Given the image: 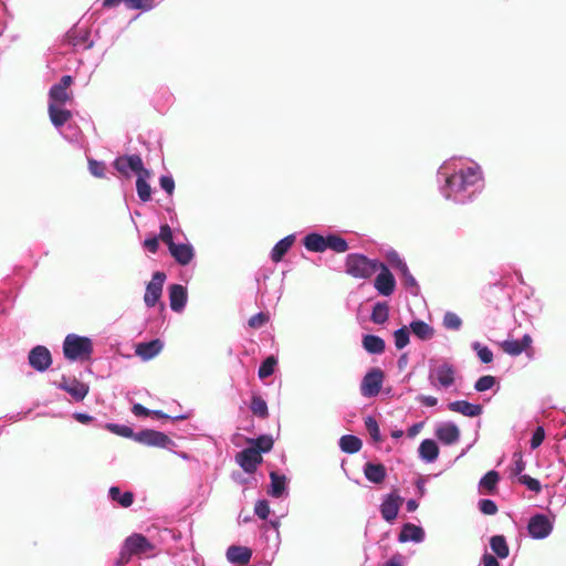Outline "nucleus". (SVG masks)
<instances>
[{"instance_id":"nucleus-54","label":"nucleus","mask_w":566,"mask_h":566,"mask_svg":"<svg viewBox=\"0 0 566 566\" xmlns=\"http://www.w3.org/2000/svg\"><path fill=\"white\" fill-rule=\"evenodd\" d=\"M254 512L261 520H266L270 514V506L268 501H258L254 507Z\"/></svg>"},{"instance_id":"nucleus-38","label":"nucleus","mask_w":566,"mask_h":566,"mask_svg":"<svg viewBox=\"0 0 566 566\" xmlns=\"http://www.w3.org/2000/svg\"><path fill=\"white\" fill-rule=\"evenodd\" d=\"M325 241V250L331 249L337 253H344L348 250L346 240L337 234L327 235Z\"/></svg>"},{"instance_id":"nucleus-61","label":"nucleus","mask_w":566,"mask_h":566,"mask_svg":"<svg viewBox=\"0 0 566 566\" xmlns=\"http://www.w3.org/2000/svg\"><path fill=\"white\" fill-rule=\"evenodd\" d=\"M114 167H115V168L117 169V171H119L120 174H123V175H128L129 166H128V164L124 160V156L118 157V158L114 161Z\"/></svg>"},{"instance_id":"nucleus-21","label":"nucleus","mask_w":566,"mask_h":566,"mask_svg":"<svg viewBox=\"0 0 566 566\" xmlns=\"http://www.w3.org/2000/svg\"><path fill=\"white\" fill-rule=\"evenodd\" d=\"M364 474L369 482L380 484L387 476V471L384 464L367 462L364 465Z\"/></svg>"},{"instance_id":"nucleus-17","label":"nucleus","mask_w":566,"mask_h":566,"mask_svg":"<svg viewBox=\"0 0 566 566\" xmlns=\"http://www.w3.org/2000/svg\"><path fill=\"white\" fill-rule=\"evenodd\" d=\"M124 543L133 555H140L154 549V545L142 534H133Z\"/></svg>"},{"instance_id":"nucleus-57","label":"nucleus","mask_w":566,"mask_h":566,"mask_svg":"<svg viewBox=\"0 0 566 566\" xmlns=\"http://www.w3.org/2000/svg\"><path fill=\"white\" fill-rule=\"evenodd\" d=\"M88 168H90V171L92 175H94L95 177H103L104 176V172H105V166L103 163H99L97 160H94V159H90L88 160Z\"/></svg>"},{"instance_id":"nucleus-47","label":"nucleus","mask_w":566,"mask_h":566,"mask_svg":"<svg viewBox=\"0 0 566 566\" xmlns=\"http://www.w3.org/2000/svg\"><path fill=\"white\" fill-rule=\"evenodd\" d=\"M129 10L149 11L154 8V0H126Z\"/></svg>"},{"instance_id":"nucleus-51","label":"nucleus","mask_w":566,"mask_h":566,"mask_svg":"<svg viewBox=\"0 0 566 566\" xmlns=\"http://www.w3.org/2000/svg\"><path fill=\"white\" fill-rule=\"evenodd\" d=\"M518 481L526 485L528 488V490L535 492V493H538L541 491V483L538 482V480L527 475V474H524V475H520L518 478Z\"/></svg>"},{"instance_id":"nucleus-2","label":"nucleus","mask_w":566,"mask_h":566,"mask_svg":"<svg viewBox=\"0 0 566 566\" xmlns=\"http://www.w3.org/2000/svg\"><path fill=\"white\" fill-rule=\"evenodd\" d=\"M379 262L359 253H352L346 256L345 272L355 279H369L379 269Z\"/></svg>"},{"instance_id":"nucleus-43","label":"nucleus","mask_w":566,"mask_h":566,"mask_svg":"<svg viewBox=\"0 0 566 566\" xmlns=\"http://www.w3.org/2000/svg\"><path fill=\"white\" fill-rule=\"evenodd\" d=\"M276 364H277V360L274 356L266 357L262 361V364L259 368V371H258L259 378L265 379V378L270 377L274 373Z\"/></svg>"},{"instance_id":"nucleus-23","label":"nucleus","mask_w":566,"mask_h":566,"mask_svg":"<svg viewBox=\"0 0 566 566\" xmlns=\"http://www.w3.org/2000/svg\"><path fill=\"white\" fill-rule=\"evenodd\" d=\"M423 537H424V532L420 526H417L411 523H407L402 526V528L399 533L398 539L401 543H406L409 541L419 543L423 539Z\"/></svg>"},{"instance_id":"nucleus-4","label":"nucleus","mask_w":566,"mask_h":566,"mask_svg":"<svg viewBox=\"0 0 566 566\" xmlns=\"http://www.w3.org/2000/svg\"><path fill=\"white\" fill-rule=\"evenodd\" d=\"M135 441L148 447L168 448L174 444L172 440L164 432L153 429H144L136 432Z\"/></svg>"},{"instance_id":"nucleus-35","label":"nucleus","mask_w":566,"mask_h":566,"mask_svg":"<svg viewBox=\"0 0 566 566\" xmlns=\"http://www.w3.org/2000/svg\"><path fill=\"white\" fill-rule=\"evenodd\" d=\"M108 494L114 502H117L123 507H129L134 502L133 492L122 493L118 486H111Z\"/></svg>"},{"instance_id":"nucleus-5","label":"nucleus","mask_w":566,"mask_h":566,"mask_svg":"<svg viewBox=\"0 0 566 566\" xmlns=\"http://www.w3.org/2000/svg\"><path fill=\"white\" fill-rule=\"evenodd\" d=\"M73 83L71 75H64L57 84H54L49 91V104L64 105L72 98L69 87Z\"/></svg>"},{"instance_id":"nucleus-22","label":"nucleus","mask_w":566,"mask_h":566,"mask_svg":"<svg viewBox=\"0 0 566 566\" xmlns=\"http://www.w3.org/2000/svg\"><path fill=\"white\" fill-rule=\"evenodd\" d=\"M252 551L244 546L232 545L227 549V558L230 563L245 565L250 562Z\"/></svg>"},{"instance_id":"nucleus-58","label":"nucleus","mask_w":566,"mask_h":566,"mask_svg":"<svg viewBox=\"0 0 566 566\" xmlns=\"http://www.w3.org/2000/svg\"><path fill=\"white\" fill-rule=\"evenodd\" d=\"M544 438H545V431H544L543 427H537L532 436V439H531V448L532 449L538 448L542 444Z\"/></svg>"},{"instance_id":"nucleus-32","label":"nucleus","mask_w":566,"mask_h":566,"mask_svg":"<svg viewBox=\"0 0 566 566\" xmlns=\"http://www.w3.org/2000/svg\"><path fill=\"white\" fill-rule=\"evenodd\" d=\"M411 332L420 339L428 340L434 335V329L423 321H413L410 323Z\"/></svg>"},{"instance_id":"nucleus-14","label":"nucleus","mask_w":566,"mask_h":566,"mask_svg":"<svg viewBox=\"0 0 566 566\" xmlns=\"http://www.w3.org/2000/svg\"><path fill=\"white\" fill-rule=\"evenodd\" d=\"M532 337L525 334L522 339H506L500 344L501 349L510 356H518L531 348Z\"/></svg>"},{"instance_id":"nucleus-37","label":"nucleus","mask_w":566,"mask_h":566,"mask_svg":"<svg viewBox=\"0 0 566 566\" xmlns=\"http://www.w3.org/2000/svg\"><path fill=\"white\" fill-rule=\"evenodd\" d=\"M490 546L497 557L506 558L509 556L510 549L503 535L492 536L490 539Z\"/></svg>"},{"instance_id":"nucleus-19","label":"nucleus","mask_w":566,"mask_h":566,"mask_svg":"<svg viewBox=\"0 0 566 566\" xmlns=\"http://www.w3.org/2000/svg\"><path fill=\"white\" fill-rule=\"evenodd\" d=\"M170 307L175 312H181L187 303V290L180 284L169 286Z\"/></svg>"},{"instance_id":"nucleus-46","label":"nucleus","mask_w":566,"mask_h":566,"mask_svg":"<svg viewBox=\"0 0 566 566\" xmlns=\"http://www.w3.org/2000/svg\"><path fill=\"white\" fill-rule=\"evenodd\" d=\"M462 325V319L452 312H447L443 316V326L447 329L458 331Z\"/></svg>"},{"instance_id":"nucleus-45","label":"nucleus","mask_w":566,"mask_h":566,"mask_svg":"<svg viewBox=\"0 0 566 566\" xmlns=\"http://www.w3.org/2000/svg\"><path fill=\"white\" fill-rule=\"evenodd\" d=\"M365 427L375 442L381 441L379 426L374 417L369 416L365 419Z\"/></svg>"},{"instance_id":"nucleus-6","label":"nucleus","mask_w":566,"mask_h":566,"mask_svg":"<svg viewBox=\"0 0 566 566\" xmlns=\"http://www.w3.org/2000/svg\"><path fill=\"white\" fill-rule=\"evenodd\" d=\"M384 380V373L374 368L365 375L360 385V392L364 397H375L379 394Z\"/></svg>"},{"instance_id":"nucleus-24","label":"nucleus","mask_w":566,"mask_h":566,"mask_svg":"<svg viewBox=\"0 0 566 566\" xmlns=\"http://www.w3.org/2000/svg\"><path fill=\"white\" fill-rule=\"evenodd\" d=\"M388 260L394 268H396L397 270L400 271V273L403 277L405 284L407 286H417V282H416L415 277L412 276V274L410 273L408 265L406 264V262L403 260L400 259L398 253L392 252L389 255Z\"/></svg>"},{"instance_id":"nucleus-20","label":"nucleus","mask_w":566,"mask_h":566,"mask_svg":"<svg viewBox=\"0 0 566 566\" xmlns=\"http://www.w3.org/2000/svg\"><path fill=\"white\" fill-rule=\"evenodd\" d=\"M169 252L171 256L180 264V265H187L191 262L193 259V249L190 244H172L169 248Z\"/></svg>"},{"instance_id":"nucleus-63","label":"nucleus","mask_w":566,"mask_h":566,"mask_svg":"<svg viewBox=\"0 0 566 566\" xmlns=\"http://www.w3.org/2000/svg\"><path fill=\"white\" fill-rule=\"evenodd\" d=\"M403 557L401 554H395L391 558L386 562L382 566H403Z\"/></svg>"},{"instance_id":"nucleus-62","label":"nucleus","mask_w":566,"mask_h":566,"mask_svg":"<svg viewBox=\"0 0 566 566\" xmlns=\"http://www.w3.org/2000/svg\"><path fill=\"white\" fill-rule=\"evenodd\" d=\"M132 411L137 417H148L150 416V410L144 407L140 403H135L132 408Z\"/></svg>"},{"instance_id":"nucleus-52","label":"nucleus","mask_w":566,"mask_h":566,"mask_svg":"<svg viewBox=\"0 0 566 566\" xmlns=\"http://www.w3.org/2000/svg\"><path fill=\"white\" fill-rule=\"evenodd\" d=\"M158 239L161 240L164 243H166L168 245V249L172 244H175L174 239H172V231L167 223L160 226Z\"/></svg>"},{"instance_id":"nucleus-33","label":"nucleus","mask_w":566,"mask_h":566,"mask_svg":"<svg viewBox=\"0 0 566 566\" xmlns=\"http://www.w3.org/2000/svg\"><path fill=\"white\" fill-rule=\"evenodd\" d=\"M271 479V488L269 490V494L273 497H281L285 491L286 478L285 475H280L276 472L270 473Z\"/></svg>"},{"instance_id":"nucleus-60","label":"nucleus","mask_w":566,"mask_h":566,"mask_svg":"<svg viewBox=\"0 0 566 566\" xmlns=\"http://www.w3.org/2000/svg\"><path fill=\"white\" fill-rule=\"evenodd\" d=\"M144 247L151 253H156L159 248V239L157 237L148 238L144 241Z\"/></svg>"},{"instance_id":"nucleus-1","label":"nucleus","mask_w":566,"mask_h":566,"mask_svg":"<svg viewBox=\"0 0 566 566\" xmlns=\"http://www.w3.org/2000/svg\"><path fill=\"white\" fill-rule=\"evenodd\" d=\"M481 179V171L478 167H468L451 175L446 180V197L450 199L453 195L465 191Z\"/></svg>"},{"instance_id":"nucleus-25","label":"nucleus","mask_w":566,"mask_h":566,"mask_svg":"<svg viewBox=\"0 0 566 566\" xmlns=\"http://www.w3.org/2000/svg\"><path fill=\"white\" fill-rule=\"evenodd\" d=\"M437 438L446 444H452L460 438V430L453 423L441 426L436 431Z\"/></svg>"},{"instance_id":"nucleus-9","label":"nucleus","mask_w":566,"mask_h":566,"mask_svg":"<svg viewBox=\"0 0 566 566\" xmlns=\"http://www.w3.org/2000/svg\"><path fill=\"white\" fill-rule=\"evenodd\" d=\"M429 379L433 386L448 388L454 384L455 369L451 364L442 363L430 373Z\"/></svg>"},{"instance_id":"nucleus-41","label":"nucleus","mask_w":566,"mask_h":566,"mask_svg":"<svg viewBox=\"0 0 566 566\" xmlns=\"http://www.w3.org/2000/svg\"><path fill=\"white\" fill-rule=\"evenodd\" d=\"M250 408L254 416H258L262 419L269 416L266 401L261 396L252 397Z\"/></svg>"},{"instance_id":"nucleus-44","label":"nucleus","mask_w":566,"mask_h":566,"mask_svg":"<svg viewBox=\"0 0 566 566\" xmlns=\"http://www.w3.org/2000/svg\"><path fill=\"white\" fill-rule=\"evenodd\" d=\"M395 346L397 349H402L409 344V329L407 326H402L394 333Z\"/></svg>"},{"instance_id":"nucleus-39","label":"nucleus","mask_w":566,"mask_h":566,"mask_svg":"<svg viewBox=\"0 0 566 566\" xmlns=\"http://www.w3.org/2000/svg\"><path fill=\"white\" fill-rule=\"evenodd\" d=\"M124 160L128 164L129 169L138 174V176L144 175L146 177H150V172L144 168L143 160L139 155L124 156Z\"/></svg>"},{"instance_id":"nucleus-15","label":"nucleus","mask_w":566,"mask_h":566,"mask_svg":"<svg viewBox=\"0 0 566 566\" xmlns=\"http://www.w3.org/2000/svg\"><path fill=\"white\" fill-rule=\"evenodd\" d=\"M163 348V342L157 338L150 342L138 343L135 347V354L144 361H147L156 357Z\"/></svg>"},{"instance_id":"nucleus-64","label":"nucleus","mask_w":566,"mask_h":566,"mask_svg":"<svg viewBox=\"0 0 566 566\" xmlns=\"http://www.w3.org/2000/svg\"><path fill=\"white\" fill-rule=\"evenodd\" d=\"M482 562H483V566H500L496 557H494L491 554H484Z\"/></svg>"},{"instance_id":"nucleus-16","label":"nucleus","mask_w":566,"mask_h":566,"mask_svg":"<svg viewBox=\"0 0 566 566\" xmlns=\"http://www.w3.org/2000/svg\"><path fill=\"white\" fill-rule=\"evenodd\" d=\"M59 387L70 394L76 401H82L90 389L88 385L77 379L66 380L65 378H63Z\"/></svg>"},{"instance_id":"nucleus-13","label":"nucleus","mask_w":566,"mask_h":566,"mask_svg":"<svg viewBox=\"0 0 566 566\" xmlns=\"http://www.w3.org/2000/svg\"><path fill=\"white\" fill-rule=\"evenodd\" d=\"M403 499L396 492L390 493L380 506L381 516L387 522H392L399 512Z\"/></svg>"},{"instance_id":"nucleus-28","label":"nucleus","mask_w":566,"mask_h":566,"mask_svg":"<svg viewBox=\"0 0 566 566\" xmlns=\"http://www.w3.org/2000/svg\"><path fill=\"white\" fill-rule=\"evenodd\" d=\"M295 241L294 235H287L280 240L271 251V259L273 262H280L286 252L291 249Z\"/></svg>"},{"instance_id":"nucleus-59","label":"nucleus","mask_w":566,"mask_h":566,"mask_svg":"<svg viewBox=\"0 0 566 566\" xmlns=\"http://www.w3.org/2000/svg\"><path fill=\"white\" fill-rule=\"evenodd\" d=\"M160 187L168 193L172 195L175 190V181L169 176H161L159 179Z\"/></svg>"},{"instance_id":"nucleus-8","label":"nucleus","mask_w":566,"mask_h":566,"mask_svg":"<svg viewBox=\"0 0 566 566\" xmlns=\"http://www.w3.org/2000/svg\"><path fill=\"white\" fill-rule=\"evenodd\" d=\"M235 461L245 473L252 474L256 471L258 465L262 463L263 458L259 454L258 449L249 447L237 453Z\"/></svg>"},{"instance_id":"nucleus-55","label":"nucleus","mask_w":566,"mask_h":566,"mask_svg":"<svg viewBox=\"0 0 566 566\" xmlns=\"http://www.w3.org/2000/svg\"><path fill=\"white\" fill-rule=\"evenodd\" d=\"M269 319V316L264 313H258L249 318V326L252 328L262 327Z\"/></svg>"},{"instance_id":"nucleus-11","label":"nucleus","mask_w":566,"mask_h":566,"mask_svg":"<svg viewBox=\"0 0 566 566\" xmlns=\"http://www.w3.org/2000/svg\"><path fill=\"white\" fill-rule=\"evenodd\" d=\"M380 272L375 279L374 286L380 295L389 296L394 293L396 287V281L389 269L379 262Z\"/></svg>"},{"instance_id":"nucleus-53","label":"nucleus","mask_w":566,"mask_h":566,"mask_svg":"<svg viewBox=\"0 0 566 566\" xmlns=\"http://www.w3.org/2000/svg\"><path fill=\"white\" fill-rule=\"evenodd\" d=\"M474 347L478 350V356L482 363L489 364L493 360V353L489 347L480 346V344H475Z\"/></svg>"},{"instance_id":"nucleus-50","label":"nucleus","mask_w":566,"mask_h":566,"mask_svg":"<svg viewBox=\"0 0 566 566\" xmlns=\"http://www.w3.org/2000/svg\"><path fill=\"white\" fill-rule=\"evenodd\" d=\"M480 511L485 515H494L497 512V505L494 501L489 499H483L479 502Z\"/></svg>"},{"instance_id":"nucleus-36","label":"nucleus","mask_w":566,"mask_h":566,"mask_svg":"<svg viewBox=\"0 0 566 566\" xmlns=\"http://www.w3.org/2000/svg\"><path fill=\"white\" fill-rule=\"evenodd\" d=\"M389 317V306L386 302H378L374 305L370 319L375 324H384Z\"/></svg>"},{"instance_id":"nucleus-18","label":"nucleus","mask_w":566,"mask_h":566,"mask_svg":"<svg viewBox=\"0 0 566 566\" xmlns=\"http://www.w3.org/2000/svg\"><path fill=\"white\" fill-rule=\"evenodd\" d=\"M449 410L461 413L465 417L474 418L482 415L483 408L481 405H474L467 400H457L448 405Z\"/></svg>"},{"instance_id":"nucleus-31","label":"nucleus","mask_w":566,"mask_h":566,"mask_svg":"<svg viewBox=\"0 0 566 566\" xmlns=\"http://www.w3.org/2000/svg\"><path fill=\"white\" fill-rule=\"evenodd\" d=\"M326 237L318 233H310L303 239V244L308 251L323 252L325 251Z\"/></svg>"},{"instance_id":"nucleus-42","label":"nucleus","mask_w":566,"mask_h":566,"mask_svg":"<svg viewBox=\"0 0 566 566\" xmlns=\"http://www.w3.org/2000/svg\"><path fill=\"white\" fill-rule=\"evenodd\" d=\"M499 480V473L494 470H491L481 479L480 488L484 489L488 493H493L496 489Z\"/></svg>"},{"instance_id":"nucleus-34","label":"nucleus","mask_w":566,"mask_h":566,"mask_svg":"<svg viewBox=\"0 0 566 566\" xmlns=\"http://www.w3.org/2000/svg\"><path fill=\"white\" fill-rule=\"evenodd\" d=\"M247 442L251 449H258L261 455L271 451L274 444L272 437L269 434L260 436L256 439H248Z\"/></svg>"},{"instance_id":"nucleus-10","label":"nucleus","mask_w":566,"mask_h":566,"mask_svg":"<svg viewBox=\"0 0 566 566\" xmlns=\"http://www.w3.org/2000/svg\"><path fill=\"white\" fill-rule=\"evenodd\" d=\"M29 364L36 371L43 373L52 364V356L50 350L42 345L33 347L29 353Z\"/></svg>"},{"instance_id":"nucleus-26","label":"nucleus","mask_w":566,"mask_h":566,"mask_svg":"<svg viewBox=\"0 0 566 566\" xmlns=\"http://www.w3.org/2000/svg\"><path fill=\"white\" fill-rule=\"evenodd\" d=\"M61 106L62 105L49 104V116L55 127L63 126L72 118V113Z\"/></svg>"},{"instance_id":"nucleus-29","label":"nucleus","mask_w":566,"mask_h":566,"mask_svg":"<svg viewBox=\"0 0 566 566\" xmlns=\"http://www.w3.org/2000/svg\"><path fill=\"white\" fill-rule=\"evenodd\" d=\"M363 447L361 440L353 434H345L339 439V448L345 453H357Z\"/></svg>"},{"instance_id":"nucleus-7","label":"nucleus","mask_w":566,"mask_h":566,"mask_svg":"<svg viewBox=\"0 0 566 566\" xmlns=\"http://www.w3.org/2000/svg\"><path fill=\"white\" fill-rule=\"evenodd\" d=\"M165 280L166 274L164 272L157 271L153 274V279L147 284L144 295V302L148 307H154L159 301Z\"/></svg>"},{"instance_id":"nucleus-49","label":"nucleus","mask_w":566,"mask_h":566,"mask_svg":"<svg viewBox=\"0 0 566 566\" xmlns=\"http://www.w3.org/2000/svg\"><path fill=\"white\" fill-rule=\"evenodd\" d=\"M107 428L112 431V432H115L122 437H125V438H132L135 440V436L136 433L133 431L132 428L127 427V426H120V424H108Z\"/></svg>"},{"instance_id":"nucleus-30","label":"nucleus","mask_w":566,"mask_h":566,"mask_svg":"<svg viewBox=\"0 0 566 566\" xmlns=\"http://www.w3.org/2000/svg\"><path fill=\"white\" fill-rule=\"evenodd\" d=\"M363 347L369 354H382L385 350V340L376 335H366L363 338Z\"/></svg>"},{"instance_id":"nucleus-12","label":"nucleus","mask_w":566,"mask_h":566,"mask_svg":"<svg viewBox=\"0 0 566 566\" xmlns=\"http://www.w3.org/2000/svg\"><path fill=\"white\" fill-rule=\"evenodd\" d=\"M527 530L533 538H545L551 534L553 525L546 515L537 514L530 520Z\"/></svg>"},{"instance_id":"nucleus-40","label":"nucleus","mask_w":566,"mask_h":566,"mask_svg":"<svg viewBox=\"0 0 566 566\" xmlns=\"http://www.w3.org/2000/svg\"><path fill=\"white\" fill-rule=\"evenodd\" d=\"M148 177L144 175H139L136 180V189L138 197L142 201L147 202L151 198V188L150 185L146 181Z\"/></svg>"},{"instance_id":"nucleus-48","label":"nucleus","mask_w":566,"mask_h":566,"mask_svg":"<svg viewBox=\"0 0 566 566\" xmlns=\"http://www.w3.org/2000/svg\"><path fill=\"white\" fill-rule=\"evenodd\" d=\"M494 385H495V377H493L491 375H486V376L480 377L476 380V382L474 385V389L476 391L482 392V391L491 389Z\"/></svg>"},{"instance_id":"nucleus-56","label":"nucleus","mask_w":566,"mask_h":566,"mask_svg":"<svg viewBox=\"0 0 566 566\" xmlns=\"http://www.w3.org/2000/svg\"><path fill=\"white\" fill-rule=\"evenodd\" d=\"M133 556H134L133 553L128 549V547L124 543L122 546L118 559L116 560V565L125 566L126 564L129 563V560L132 559Z\"/></svg>"},{"instance_id":"nucleus-27","label":"nucleus","mask_w":566,"mask_h":566,"mask_svg":"<svg viewBox=\"0 0 566 566\" xmlns=\"http://www.w3.org/2000/svg\"><path fill=\"white\" fill-rule=\"evenodd\" d=\"M419 455L427 462H433L439 455V447L436 441L426 439L420 443Z\"/></svg>"},{"instance_id":"nucleus-3","label":"nucleus","mask_w":566,"mask_h":566,"mask_svg":"<svg viewBox=\"0 0 566 566\" xmlns=\"http://www.w3.org/2000/svg\"><path fill=\"white\" fill-rule=\"evenodd\" d=\"M93 352V344L88 337L69 334L63 343L64 356L70 360L86 359Z\"/></svg>"}]
</instances>
